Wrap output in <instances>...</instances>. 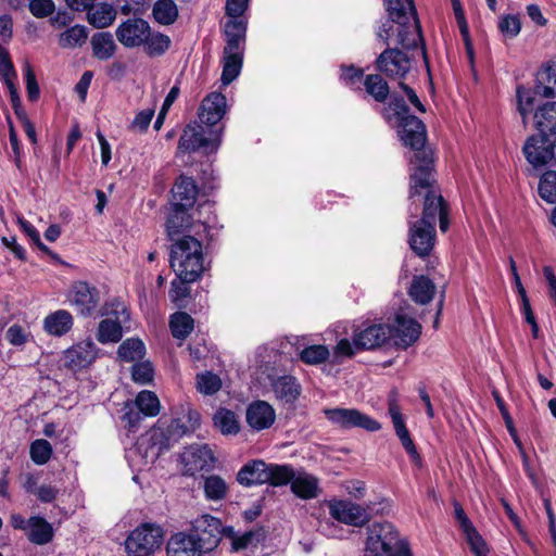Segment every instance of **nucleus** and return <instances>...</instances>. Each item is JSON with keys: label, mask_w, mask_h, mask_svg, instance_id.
Masks as SVG:
<instances>
[{"label": "nucleus", "mask_w": 556, "mask_h": 556, "mask_svg": "<svg viewBox=\"0 0 556 556\" xmlns=\"http://www.w3.org/2000/svg\"><path fill=\"white\" fill-rule=\"evenodd\" d=\"M366 93L378 103H386L390 96V87L381 73L369 74L364 78Z\"/></svg>", "instance_id": "c9c22d12"}, {"label": "nucleus", "mask_w": 556, "mask_h": 556, "mask_svg": "<svg viewBox=\"0 0 556 556\" xmlns=\"http://www.w3.org/2000/svg\"><path fill=\"white\" fill-rule=\"evenodd\" d=\"M144 344L139 339H127L118 346V356L125 362H134L143 357Z\"/></svg>", "instance_id": "09e8293b"}, {"label": "nucleus", "mask_w": 556, "mask_h": 556, "mask_svg": "<svg viewBox=\"0 0 556 556\" xmlns=\"http://www.w3.org/2000/svg\"><path fill=\"white\" fill-rule=\"evenodd\" d=\"M330 516L339 522L353 527H363L371 519V507L361 506L346 500H331L328 502Z\"/></svg>", "instance_id": "9b49d317"}, {"label": "nucleus", "mask_w": 556, "mask_h": 556, "mask_svg": "<svg viewBox=\"0 0 556 556\" xmlns=\"http://www.w3.org/2000/svg\"><path fill=\"white\" fill-rule=\"evenodd\" d=\"M264 539L262 529L248 531L244 534L237 536L232 541V549L239 551L252 544H257Z\"/></svg>", "instance_id": "680f3d73"}, {"label": "nucleus", "mask_w": 556, "mask_h": 556, "mask_svg": "<svg viewBox=\"0 0 556 556\" xmlns=\"http://www.w3.org/2000/svg\"><path fill=\"white\" fill-rule=\"evenodd\" d=\"M434 181V177L432 176L429 187L421 188L417 187V191L413 193V181L410 180V193L409 197L413 198L416 194H420L425 191V201L422 208V216L419 222L425 224H431L435 227L437 219L440 223V229L444 232L448 229V218H447V207L443 201L441 194H437L432 189V182Z\"/></svg>", "instance_id": "0eeeda50"}, {"label": "nucleus", "mask_w": 556, "mask_h": 556, "mask_svg": "<svg viewBox=\"0 0 556 556\" xmlns=\"http://www.w3.org/2000/svg\"><path fill=\"white\" fill-rule=\"evenodd\" d=\"M134 404L144 416L154 417L160 413V401L152 391L143 390L138 393Z\"/></svg>", "instance_id": "49530a36"}, {"label": "nucleus", "mask_w": 556, "mask_h": 556, "mask_svg": "<svg viewBox=\"0 0 556 556\" xmlns=\"http://www.w3.org/2000/svg\"><path fill=\"white\" fill-rule=\"evenodd\" d=\"M555 142V138L543 137L540 132L538 136L530 137L523 147L527 161L534 167L547 164L554 159Z\"/></svg>", "instance_id": "2eb2a0df"}, {"label": "nucleus", "mask_w": 556, "mask_h": 556, "mask_svg": "<svg viewBox=\"0 0 556 556\" xmlns=\"http://www.w3.org/2000/svg\"><path fill=\"white\" fill-rule=\"evenodd\" d=\"M247 25L242 20H229L225 23L226 46L224 53H242Z\"/></svg>", "instance_id": "cd10ccee"}, {"label": "nucleus", "mask_w": 556, "mask_h": 556, "mask_svg": "<svg viewBox=\"0 0 556 556\" xmlns=\"http://www.w3.org/2000/svg\"><path fill=\"white\" fill-rule=\"evenodd\" d=\"M391 336L389 325H370L354 336V345L356 349L374 350L383 345Z\"/></svg>", "instance_id": "412c9836"}, {"label": "nucleus", "mask_w": 556, "mask_h": 556, "mask_svg": "<svg viewBox=\"0 0 556 556\" xmlns=\"http://www.w3.org/2000/svg\"><path fill=\"white\" fill-rule=\"evenodd\" d=\"M88 22L96 28H105L110 26L115 17L116 11L109 3H99L87 9Z\"/></svg>", "instance_id": "e433bc0d"}, {"label": "nucleus", "mask_w": 556, "mask_h": 556, "mask_svg": "<svg viewBox=\"0 0 556 556\" xmlns=\"http://www.w3.org/2000/svg\"><path fill=\"white\" fill-rule=\"evenodd\" d=\"M97 357L96 344L90 341L79 342L64 352V366L73 371L88 367Z\"/></svg>", "instance_id": "6ab92c4d"}, {"label": "nucleus", "mask_w": 556, "mask_h": 556, "mask_svg": "<svg viewBox=\"0 0 556 556\" xmlns=\"http://www.w3.org/2000/svg\"><path fill=\"white\" fill-rule=\"evenodd\" d=\"M500 31L507 38H515L521 29V23L517 15H505L498 22Z\"/></svg>", "instance_id": "bf43d9fd"}, {"label": "nucleus", "mask_w": 556, "mask_h": 556, "mask_svg": "<svg viewBox=\"0 0 556 556\" xmlns=\"http://www.w3.org/2000/svg\"><path fill=\"white\" fill-rule=\"evenodd\" d=\"M163 529L155 522H143L128 535L125 546L129 554L149 556L163 544Z\"/></svg>", "instance_id": "20e7f679"}, {"label": "nucleus", "mask_w": 556, "mask_h": 556, "mask_svg": "<svg viewBox=\"0 0 556 556\" xmlns=\"http://www.w3.org/2000/svg\"><path fill=\"white\" fill-rule=\"evenodd\" d=\"M466 535V540L470 546L471 552L476 556H486L488 555V546L482 536L478 533L476 528L469 529L464 532Z\"/></svg>", "instance_id": "052dcab7"}, {"label": "nucleus", "mask_w": 556, "mask_h": 556, "mask_svg": "<svg viewBox=\"0 0 556 556\" xmlns=\"http://www.w3.org/2000/svg\"><path fill=\"white\" fill-rule=\"evenodd\" d=\"M153 16L162 25H170L178 17V9L173 0H159L153 5Z\"/></svg>", "instance_id": "c03bdc74"}, {"label": "nucleus", "mask_w": 556, "mask_h": 556, "mask_svg": "<svg viewBox=\"0 0 556 556\" xmlns=\"http://www.w3.org/2000/svg\"><path fill=\"white\" fill-rule=\"evenodd\" d=\"M390 102L388 104V110L393 112V115L396 117L397 122L405 119L406 117L413 116L409 114V108L407 106L404 99L399 94L389 96Z\"/></svg>", "instance_id": "e2e57ef3"}, {"label": "nucleus", "mask_w": 556, "mask_h": 556, "mask_svg": "<svg viewBox=\"0 0 556 556\" xmlns=\"http://www.w3.org/2000/svg\"><path fill=\"white\" fill-rule=\"evenodd\" d=\"M123 331L121 321L111 318L100 321L97 332V339L101 343L118 342L122 339Z\"/></svg>", "instance_id": "a18cd8bd"}, {"label": "nucleus", "mask_w": 556, "mask_h": 556, "mask_svg": "<svg viewBox=\"0 0 556 556\" xmlns=\"http://www.w3.org/2000/svg\"><path fill=\"white\" fill-rule=\"evenodd\" d=\"M195 380L197 390L204 395H213L217 393L222 388L220 378L212 371L198 374Z\"/></svg>", "instance_id": "3c124183"}, {"label": "nucleus", "mask_w": 556, "mask_h": 556, "mask_svg": "<svg viewBox=\"0 0 556 556\" xmlns=\"http://www.w3.org/2000/svg\"><path fill=\"white\" fill-rule=\"evenodd\" d=\"M73 327V317L70 312L59 309L49 314L43 320L45 330L52 336L61 337Z\"/></svg>", "instance_id": "473e14b6"}, {"label": "nucleus", "mask_w": 556, "mask_h": 556, "mask_svg": "<svg viewBox=\"0 0 556 556\" xmlns=\"http://www.w3.org/2000/svg\"><path fill=\"white\" fill-rule=\"evenodd\" d=\"M535 93L544 98L556 96V63L548 64L536 73Z\"/></svg>", "instance_id": "2f4dec72"}, {"label": "nucleus", "mask_w": 556, "mask_h": 556, "mask_svg": "<svg viewBox=\"0 0 556 556\" xmlns=\"http://www.w3.org/2000/svg\"><path fill=\"white\" fill-rule=\"evenodd\" d=\"M376 70L390 79L403 81L412 70V59L397 48L388 47L375 62Z\"/></svg>", "instance_id": "9d476101"}, {"label": "nucleus", "mask_w": 556, "mask_h": 556, "mask_svg": "<svg viewBox=\"0 0 556 556\" xmlns=\"http://www.w3.org/2000/svg\"><path fill=\"white\" fill-rule=\"evenodd\" d=\"M245 419L253 430L262 431L274 425L276 413L269 403L257 400L248 406Z\"/></svg>", "instance_id": "4be33fe9"}, {"label": "nucleus", "mask_w": 556, "mask_h": 556, "mask_svg": "<svg viewBox=\"0 0 556 556\" xmlns=\"http://www.w3.org/2000/svg\"><path fill=\"white\" fill-rule=\"evenodd\" d=\"M169 327L174 338L184 340L193 330V318L185 312H177L170 316Z\"/></svg>", "instance_id": "79ce46f5"}, {"label": "nucleus", "mask_w": 556, "mask_h": 556, "mask_svg": "<svg viewBox=\"0 0 556 556\" xmlns=\"http://www.w3.org/2000/svg\"><path fill=\"white\" fill-rule=\"evenodd\" d=\"M399 545V535L390 522H378L368 529L366 553L372 556H391Z\"/></svg>", "instance_id": "1a4fd4ad"}, {"label": "nucleus", "mask_w": 556, "mask_h": 556, "mask_svg": "<svg viewBox=\"0 0 556 556\" xmlns=\"http://www.w3.org/2000/svg\"><path fill=\"white\" fill-rule=\"evenodd\" d=\"M227 109L226 97L220 92L207 94L199 108V119L206 126H215L224 117Z\"/></svg>", "instance_id": "aec40b11"}, {"label": "nucleus", "mask_w": 556, "mask_h": 556, "mask_svg": "<svg viewBox=\"0 0 556 556\" xmlns=\"http://www.w3.org/2000/svg\"><path fill=\"white\" fill-rule=\"evenodd\" d=\"M242 67V53H224L222 81L224 85L232 83L240 74Z\"/></svg>", "instance_id": "de8ad7c7"}, {"label": "nucleus", "mask_w": 556, "mask_h": 556, "mask_svg": "<svg viewBox=\"0 0 556 556\" xmlns=\"http://www.w3.org/2000/svg\"><path fill=\"white\" fill-rule=\"evenodd\" d=\"M388 413L392 419V424L397 438L400 439L402 446L409 455L412 460L420 466L421 457L410 438L409 431L405 426L404 417L401 413L399 404V393L396 390H392L388 395Z\"/></svg>", "instance_id": "ddd939ff"}, {"label": "nucleus", "mask_w": 556, "mask_h": 556, "mask_svg": "<svg viewBox=\"0 0 556 556\" xmlns=\"http://www.w3.org/2000/svg\"><path fill=\"white\" fill-rule=\"evenodd\" d=\"M399 127L403 143L414 151L410 174L414 193L417 187H429L434 169L433 151L426 147L427 130L421 119L413 115L399 122Z\"/></svg>", "instance_id": "f257e3e1"}, {"label": "nucleus", "mask_w": 556, "mask_h": 556, "mask_svg": "<svg viewBox=\"0 0 556 556\" xmlns=\"http://www.w3.org/2000/svg\"><path fill=\"white\" fill-rule=\"evenodd\" d=\"M198 187L195 181L186 176H180L172 189V205L191 208L197 200Z\"/></svg>", "instance_id": "b1692460"}, {"label": "nucleus", "mask_w": 556, "mask_h": 556, "mask_svg": "<svg viewBox=\"0 0 556 556\" xmlns=\"http://www.w3.org/2000/svg\"><path fill=\"white\" fill-rule=\"evenodd\" d=\"M214 426L223 434H237L240 431V426L236 414L226 408H219L213 417Z\"/></svg>", "instance_id": "a19ab883"}, {"label": "nucleus", "mask_w": 556, "mask_h": 556, "mask_svg": "<svg viewBox=\"0 0 556 556\" xmlns=\"http://www.w3.org/2000/svg\"><path fill=\"white\" fill-rule=\"evenodd\" d=\"M535 128L543 136L556 139V102H547L534 113Z\"/></svg>", "instance_id": "bb28decb"}, {"label": "nucleus", "mask_w": 556, "mask_h": 556, "mask_svg": "<svg viewBox=\"0 0 556 556\" xmlns=\"http://www.w3.org/2000/svg\"><path fill=\"white\" fill-rule=\"evenodd\" d=\"M329 357V350L325 345H311L305 348L300 353V358L303 363L308 365H317L324 363Z\"/></svg>", "instance_id": "5fc2aeb1"}, {"label": "nucleus", "mask_w": 556, "mask_h": 556, "mask_svg": "<svg viewBox=\"0 0 556 556\" xmlns=\"http://www.w3.org/2000/svg\"><path fill=\"white\" fill-rule=\"evenodd\" d=\"M167 556H202L205 551L187 532L173 534L166 546Z\"/></svg>", "instance_id": "5701e85b"}, {"label": "nucleus", "mask_w": 556, "mask_h": 556, "mask_svg": "<svg viewBox=\"0 0 556 556\" xmlns=\"http://www.w3.org/2000/svg\"><path fill=\"white\" fill-rule=\"evenodd\" d=\"M266 483L281 486L291 483L294 478V469L291 465L268 464Z\"/></svg>", "instance_id": "ea45409f"}, {"label": "nucleus", "mask_w": 556, "mask_h": 556, "mask_svg": "<svg viewBox=\"0 0 556 556\" xmlns=\"http://www.w3.org/2000/svg\"><path fill=\"white\" fill-rule=\"evenodd\" d=\"M188 210L187 207L172 205V212L166 222V230L172 241L175 240L174 236L179 235L182 229L190 226Z\"/></svg>", "instance_id": "58836bf2"}, {"label": "nucleus", "mask_w": 556, "mask_h": 556, "mask_svg": "<svg viewBox=\"0 0 556 556\" xmlns=\"http://www.w3.org/2000/svg\"><path fill=\"white\" fill-rule=\"evenodd\" d=\"M27 539L37 545H45L53 538L51 525L42 517H30V525L26 532Z\"/></svg>", "instance_id": "f704fd0d"}, {"label": "nucleus", "mask_w": 556, "mask_h": 556, "mask_svg": "<svg viewBox=\"0 0 556 556\" xmlns=\"http://www.w3.org/2000/svg\"><path fill=\"white\" fill-rule=\"evenodd\" d=\"M70 301L81 315L89 316L97 308L100 294L96 287L77 281L71 288Z\"/></svg>", "instance_id": "a211bd4d"}, {"label": "nucleus", "mask_w": 556, "mask_h": 556, "mask_svg": "<svg viewBox=\"0 0 556 556\" xmlns=\"http://www.w3.org/2000/svg\"><path fill=\"white\" fill-rule=\"evenodd\" d=\"M29 454L36 465H45L51 458L52 446L47 440L38 439L30 444Z\"/></svg>", "instance_id": "864d4df0"}, {"label": "nucleus", "mask_w": 556, "mask_h": 556, "mask_svg": "<svg viewBox=\"0 0 556 556\" xmlns=\"http://www.w3.org/2000/svg\"><path fill=\"white\" fill-rule=\"evenodd\" d=\"M150 35V25L142 18H128L116 29L117 40L126 48L143 45Z\"/></svg>", "instance_id": "f3484780"}, {"label": "nucleus", "mask_w": 556, "mask_h": 556, "mask_svg": "<svg viewBox=\"0 0 556 556\" xmlns=\"http://www.w3.org/2000/svg\"><path fill=\"white\" fill-rule=\"evenodd\" d=\"M16 72L14 70L13 63L10 59L9 51L0 47V78H15Z\"/></svg>", "instance_id": "774afa93"}, {"label": "nucleus", "mask_w": 556, "mask_h": 556, "mask_svg": "<svg viewBox=\"0 0 556 556\" xmlns=\"http://www.w3.org/2000/svg\"><path fill=\"white\" fill-rule=\"evenodd\" d=\"M391 336L394 345L399 349H407L413 345L420 337L421 325L414 318L403 314H396L394 323L390 326Z\"/></svg>", "instance_id": "4468645a"}, {"label": "nucleus", "mask_w": 556, "mask_h": 556, "mask_svg": "<svg viewBox=\"0 0 556 556\" xmlns=\"http://www.w3.org/2000/svg\"><path fill=\"white\" fill-rule=\"evenodd\" d=\"M88 38V29L83 25H75L59 37V46L64 49L81 47Z\"/></svg>", "instance_id": "37998d69"}, {"label": "nucleus", "mask_w": 556, "mask_h": 556, "mask_svg": "<svg viewBox=\"0 0 556 556\" xmlns=\"http://www.w3.org/2000/svg\"><path fill=\"white\" fill-rule=\"evenodd\" d=\"M271 389L277 400L291 404L298 400L302 388L296 378L290 375L278 377L271 381Z\"/></svg>", "instance_id": "393cba45"}, {"label": "nucleus", "mask_w": 556, "mask_h": 556, "mask_svg": "<svg viewBox=\"0 0 556 556\" xmlns=\"http://www.w3.org/2000/svg\"><path fill=\"white\" fill-rule=\"evenodd\" d=\"M324 413L328 420L343 429L362 428L370 432L381 429L379 421L356 408H327Z\"/></svg>", "instance_id": "f8f14e48"}, {"label": "nucleus", "mask_w": 556, "mask_h": 556, "mask_svg": "<svg viewBox=\"0 0 556 556\" xmlns=\"http://www.w3.org/2000/svg\"><path fill=\"white\" fill-rule=\"evenodd\" d=\"M29 11L37 18H43L54 12V2L52 0H30Z\"/></svg>", "instance_id": "69168bd1"}, {"label": "nucleus", "mask_w": 556, "mask_h": 556, "mask_svg": "<svg viewBox=\"0 0 556 556\" xmlns=\"http://www.w3.org/2000/svg\"><path fill=\"white\" fill-rule=\"evenodd\" d=\"M408 243L416 255L428 256L435 244V227L419 220L409 223Z\"/></svg>", "instance_id": "dca6fc26"}, {"label": "nucleus", "mask_w": 556, "mask_h": 556, "mask_svg": "<svg viewBox=\"0 0 556 556\" xmlns=\"http://www.w3.org/2000/svg\"><path fill=\"white\" fill-rule=\"evenodd\" d=\"M146 52L150 56H159L164 54L169 46L170 38L167 35L161 33H151L148 36L147 40L143 42Z\"/></svg>", "instance_id": "8fccbe9b"}, {"label": "nucleus", "mask_w": 556, "mask_h": 556, "mask_svg": "<svg viewBox=\"0 0 556 556\" xmlns=\"http://www.w3.org/2000/svg\"><path fill=\"white\" fill-rule=\"evenodd\" d=\"M389 17L397 24L396 42L405 50L421 47V55L427 62V52L421 27L413 0H384Z\"/></svg>", "instance_id": "f03ea898"}, {"label": "nucleus", "mask_w": 556, "mask_h": 556, "mask_svg": "<svg viewBox=\"0 0 556 556\" xmlns=\"http://www.w3.org/2000/svg\"><path fill=\"white\" fill-rule=\"evenodd\" d=\"M202 489L206 501L222 502L227 498L230 485L222 476L210 475L203 477Z\"/></svg>", "instance_id": "7c9ffc66"}, {"label": "nucleus", "mask_w": 556, "mask_h": 556, "mask_svg": "<svg viewBox=\"0 0 556 556\" xmlns=\"http://www.w3.org/2000/svg\"><path fill=\"white\" fill-rule=\"evenodd\" d=\"M534 94H536L535 90L533 91L529 88H525L523 86H519L517 88L518 111L525 123L527 115L532 111Z\"/></svg>", "instance_id": "6e6d98bb"}, {"label": "nucleus", "mask_w": 556, "mask_h": 556, "mask_svg": "<svg viewBox=\"0 0 556 556\" xmlns=\"http://www.w3.org/2000/svg\"><path fill=\"white\" fill-rule=\"evenodd\" d=\"M91 47L94 58L108 60L112 58L116 50V45L111 33H97L91 37Z\"/></svg>", "instance_id": "4c0bfd02"}, {"label": "nucleus", "mask_w": 556, "mask_h": 556, "mask_svg": "<svg viewBox=\"0 0 556 556\" xmlns=\"http://www.w3.org/2000/svg\"><path fill=\"white\" fill-rule=\"evenodd\" d=\"M540 197L548 203H556V172L543 174L539 184Z\"/></svg>", "instance_id": "603ef678"}, {"label": "nucleus", "mask_w": 556, "mask_h": 556, "mask_svg": "<svg viewBox=\"0 0 556 556\" xmlns=\"http://www.w3.org/2000/svg\"><path fill=\"white\" fill-rule=\"evenodd\" d=\"M192 281H186L184 278H176L170 283L169 298L170 300L177 304L181 305V302L189 296L190 289L188 287Z\"/></svg>", "instance_id": "13d9d810"}, {"label": "nucleus", "mask_w": 556, "mask_h": 556, "mask_svg": "<svg viewBox=\"0 0 556 556\" xmlns=\"http://www.w3.org/2000/svg\"><path fill=\"white\" fill-rule=\"evenodd\" d=\"M223 129L205 130L202 124L197 122L188 124L179 138L178 151L182 153L195 152L204 149L205 152L216 151L222 136Z\"/></svg>", "instance_id": "39448f33"}, {"label": "nucleus", "mask_w": 556, "mask_h": 556, "mask_svg": "<svg viewBox=\"0 0 556 556\" xmlns=\"http://www.w3.org/2000/svg\"><path fill=\"white\" fill-rule=\"evenodd\" d=\"M154 369L150 362L136 363L131 369V377L135 382L149 384L153 381Z\"/></svg>", "instance_id": "4d7b16f0"}, {"label": "nucleus", "mask_w": 556, "mask_h": 556, "mask_svg": "<svg viewBox=\"0 0 556 556\" xmlns=\"http://www.w3.org/2000/svg\"><path fill=\"white\" fill-rule=\"evenodd\" d=\"M169 263L178 278L197 281L204 270L202 243L192 236H182L174 240Z\"/></svg>", "instance_id": "7ed1b4c3"}, {"label": "nucleus", "mask_w": 556, "mask_h": 556, "mask_svg": "<svg viewBox=\"0 0 556 556\" xmlns=\"http://www.w3.org/2000/svg\"><path fill=\"white\" fill-rule=\"evenodd\" d=\"M141 412L134 402H126L123 406V421L127 422L129 429H135L141 421Z\"/></svg>", "instance_id": "338daca9"}, {"label": "nucleus", "mask_w": 556, "mask_h": 556, "mask_svg": "<svg viewBox=\"0 0 556 556\" xmlns=\"http://www.w3.org/2000/svg\"><path fill=\"white\" fill-rule=\"evenodd\" d=\"M222 530L223 525L220 519L205 514L199 516L191 522V528L187 533L193 536L195 542H199L200 548L208 553L218 546L222 539Z\"/></svg>", "instance_id": "6e6552de"}, {"label": "nucleus", "mask_w": 556, "mask_h": 556, "mask_svg": "<svg viewBox=\"0 0 556 556\" xmlns=\"http://www.w3.org/2000/svg\"><path fill=\"white\" fill-rule=\"evenodd\" d=\"M435 293L434 283L426 276L413 278L408 294L418 304L426 305L432 301Z\"/></svg>", "instance_id": "72a5a7b5"}, {"label": "nucleus", "mask_w": 556, "mask_h": 556, "mask_svg": "<svg viewBox=\"0 0 556 556\" xmlns=\"http://www.w3.org/2000/svg\"><path fill=\"white\" fill-rule=\"evenodd\" d=\"M149 440L151 447L156 451V456L170 450L178 442L177 433L173 432L169 425L160 421L150 430Z\"/></svg>", "instance_id": "a878e982"}, {"label": "nucleus", "mask_w": 556, "mask_h": 556, "mask_svg": "<svg viewBox=\"0 0 556 556\" xmlns=\"http://www.w3.org/2000/svg\"><path fill=\"white\" fill-rule=\"evenodd\" d=\"M216 460L207 444H191L180 453L178 466L182 476L195 477L198 473L212 471Z\"/></svg>", "instance_id": "423d86ee"}, {"label": "nucleus", "mask_w": 556, "mask_h": 556, "mask_svg": "<svg viewBox=\"0 0 556 556\" xmlns=\"http://www.w3.org/2000/svg\"><path fill=\"white\" fill-rule=\"evenodd\" d=\"M24 75L28 99L33 102L37 101L40 94V90L36 80L35 72L29 63H25L24 65Z\"/></svg>", "instance_id": "0e129e2a"}, {"label": "nucleus", "mask_w": 556, "mask_h": 556, "mask_svg": "<svg viewBox=\"0 0 556 556\" xmlns=\"http://www.w3.org/2000/svg\"><path fill=\"white\" fill-rule=\"evenodd\" d=\"M291 491L300 498L311 500L319 495L318 479L306 472H294L291 480Z\"/></svg>", "instance_id": "c756f323"}, {"label": "nucleus", "mask_w": 556, "mask_h": 556, "mask_svg": "<svg viewBox=\"0 0 556 556\" xmlns=\"http://www.w3.org/2000/svg\"><path fill=\"white\" fill-rule=\"evenodd\" d=\"M267 466L264 460H252L239 470L237 481L245 486L266 483Z\"/></svg>", "instance_id": "c85d7f7f"}]
</instances>
